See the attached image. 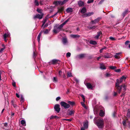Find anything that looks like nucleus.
Instances as JSON below:
<instances>
[{"instance_id": "nucleus-17", "label": "nucleus", "mask_w": 130, "mask_h": 130, "mask_svg": "<svg viewBox=\"0 0 130 130\" xmlns=\"http://www.w3.org/2000/svg\"><path fill=\"white\" fill-rule=\"evenodd\" d=\"M58 60L56 59H53L51 61V64H54L57 63L58 62Z\"/></svg>"}, {"instance_id": "nucleus-60", "label": "nucleus", "mask_w": 130, "mask_h": 130, "mask_svg": "<svg viewBox=\"0 0 130 130\" xmlns=\"http://www.w3.org/2000/svg\"><path fill=\"white\" fill-rule=\"evenodd\" d=\"M16 96L18 98H19L20 97L19 95L17 93L16 94Z\"/></svg>"}, {"instance_id": "nucleus-25", "label": "nucleus", "mask_w": 130, "mask_h": 130, "mask_svg": "<svg viewBox=\"0 0 130 130\" xmlns=\"http://www.w3.org/2000/svg\"><path fill=\"white\" fill-rule=\"evenodd\" d=\"M90 43L93 45H95L97 44L96 42L95 41L91 40L90 42Z\"/></svg>"}, {"instance_id": "nucleus-39", "label": "nucleus", "mask_w": 130, "mask_h": 130, "mask_svg": "<svg viewBox=\"0 0 130 130\" xmlns=\"http://www.w3.org/2000/svg\"><path fill=\"white\" fill-rule=\"evenodd\" d=\"M81 104H82V106L84 107L85 108H86V106L85 104H84V102H81L80 103Z\"/></svg>"}, {"instance_id": "nucleus-29", "label": "nucleus", "mask_w": 130, "mask_h": 130, "mask_svg": "<svg viewBox=\"0 0 130 130\" xmlns=\"http://www.w3.org/2000/svg\"><path fill=\"white\" fill-rule=\"evenodd\" d=\"M21 123L23 125L25 126L26 125V122L24 120H22L21 121Z\"/></svg>"}, {"instance_id": "nucleus-33", "label": "nucleus", "mask_w": 130, "mask_h": 130, "mask_svg": "<svg viewBox=\"0 0 130 130\" xmlns=\"http://www.w3.org/2000/svg\"><path fill=\"white\" fill-rule=\"evenodd\" d=\"M34 3L36 5L38 6L39 5L38 0H35Z\"/></svg>"}, {"instance_id": "nucleus-10", "label": "nucleus", "mask_w": 130, "mask_h": 130, "mask_svg": "<svg viewBox=\"0 0 130 130\" xmlns=\"http://www.w3.org/2000/svg\"><path fill=\"white\" fill-rule=\"evenodd\" d=\"M62 3V1H55L53 2V4L55 5H62L63 4Z\"/></svg>"}, {"instance_id": "nucleus-19", "label": "nucleus", "mask_w": 130, "mask_h": 130, "mask_svg": "<svg viewBox=\"0 0 130 130\" xmlns=\"http://www.w3.org/2000/svg\"><path fill=\"white\" fill-rule=\"evenodd\" d=\"M62 42H63V44L65 45L68 42V41L67 38H63L62 40Z\"/></svg>"}, {"instance_id": "nucleus-37", "label": "nucleus", "mask_w": 130, "mask_h": 130, "mask_svg": "<svg viewBox=\"0 0 130 130\" xmlns=\"http://www.w3.org/2000/svg\"><path fill=\"white\" fill-rule=\"evenodd\" d=\"M80 95L82 98L83 102H85V97L84 96V95H83L82 94Z\"/></svg>"}, {"instance_id": "nucleus-62", "label": "nucleus", "mask_w": 130, "mask_h": 130, "mask_svg": "<svg viewBox=\"0 0 130 130\" xmlns=\"http://www.w3.org/2000/svg\"><path fill=\"white\" fill-rule=\"evenodd\" d=\"M42 2H43V1H40L39 2V3H40V5H42Z\"/></svg>"}, {"instance_id": "nucleus-12", "label": "nucleus", "mask_w": 130, "mask_h": 130, "mask_svg": "<svg viewBox=\"0 0 130 130\" xmlns=\"http://www.w3.org/2000/svg\"><path fill=\"white\" fill-rule=\"evenodd\" d=\"M121 54V52L116 53L114 56L115 58L116 59H119L120 57V55Z\"/></svg>"}, {"instance_id": "nucleus-31", "label": "nucleus", "mask_w": 130, "mask_h": 130, "mask_svg": "<svg viewBox=\"0 0 130 130\" xmlns=\"http://www.w3.org/2000/svg\"><path fill=\"white\" fill-rule=\"evenodd\" d=\"M59 117L58 116H53V115L51 116L50 118V119H52L53 118H56V119H57L59 118Z\"/></svg>"}, {"instance_id": "nucleus-11", "label": "nucleus", "mask_w": 130, "mask_h": 130, "mask_svg": "<svg viewBox=\"0 0 130 130\" xmlns=\"http://www.w3.org/2000/svg\"><path fill=\"white\" fill-rule=\"evenodd\" d=\"M78 4L79 6L82 7L84 5V3L83 1L80 0L78 2Z\"/></svg>"}, {"instance_id": "nucleus-55", "label": "nucleus", "mask_w": 130, "mask_h": 130, "mask_svg": "<svg viewBox=\"0 0 130 130\" xmlns=\"http://www.w3.org/2000/svg\"><path fill=\"white\" fill-rule=\"evenodd\" d=\"M37 11L40 13H41V10L40 9H38L37 10Z\"/></svg>"}, {"instance_id": "nucleus-63", "label": "nucleus", "mask_w": 130, "mask_h": 130, "mask_svg": "<svg viewBox=\"0 0 130 130\" xmlns=\"http://www.w3.org/2000/svg\"><path fill=\"white\" fill-rule=\"evenodd\" d=\"M95 28V27L94 26L92 27H90V28L91 29H94Z\"/></svg>"}, {"instance_id": "nucleus-61", "label": "nucleus", "mask_w": 130, "mask_h": 130, "mask_svg": "<svg viewBox=\"0 0 130 130\" xmlns=\"http://www.w3.org/2000/svg\"><path fill=\"white\" fill-rule=\"evenodd\" d=\"M117 93H116V92H114V94H113V96H116L117 95Z\"/></svg>"}, {"instance_id": "nucleus-14", "label": "nucleus", "mask_w": 130, "mask_h": 130, "mask_svg": "<svg viewBox=\"0 0 130 130\" xmlns=\"http://www.w3.org/2000/svg\"><path fill=\"white\" fill-rule=\"evenodd\" d=\"M87 11V10L85 7H84L82 8L80 10V12L82 14L84 13Z\"/></svg>"}, {"instance_id": "nucleus-52", "label": "nucleus", "mask_w": 130, "mask_h": 130, "mask_svg": "<svg viewBox=\"0 0 130 130\" xmlns=\"http://www.w3.org/2000/svg\"><path fill=\"white\" fill-rule=\"evenodd\" d=\"M5 48H2L0 50V53H1L5 49Z\"/></svg>"}, {"instance_id": "nucleus-57", "label": "nucleus", "mask_w": 130, "mask_h": 130, "mask_svg": "<svg viewBox=\"0 0 130 130\" xmlns=\"http://www.w3.org/2000/svg\"><path fill=\"white\" fill-rule=\"evenodd\" d=\"M130 42V41H126L125 43V44H126L128 43H129Z\"/></svg>"}, {"instance_id": "nucleus-42", "label": "nucleus", "mask_w": 130, "mask_h": 130, "mask_svg": "<svg viewBox=\"0 0 130 130\" xmlns=\"http://www.w3.org/2000/svg\"><path fill=\"white\" fill-rule=\"evenodd\" d=\"M53 82H57V78L54 77L53 78Z\"/></svg>"}, {"instance_id": "nucleus-6", "label": "nucleus", "mask_w": 130, "mask_h": 130, "mask_svg": "<svg viewBox=\"0 0 130 130\" xmlns=\"http://www.w3.org/2000/svg\"><path fill=\"white\" fill-rule=\"evenodd\" d=\"M43 13H42L41 14H36L34 16V19H35L36 18H38L40 19H42L43 18Z\"/></svg>"}, {"instance_id": "nucleus-41", "label": "nucleus", "mask_w": 130, "mask_h": 130, "mask_svg": "<svg viewBox=\"0 0 130 130\" xmlns=\"http://www.w3.org/2000/svg\"><path fill=\"white\" fill-rule=\"evenodd\" d=\"M68 103H69V104H70L72 105H73L74 104V103L73 102H71L70 101H68Z\"/></svg>"}, {"instance_id": "nucleus-43", "label": "nucleus", "mask_w": 130, "mask_h": 130, "mask_svg": "<svg viewBox=\"0 0 130 130\" xmlns=\"http://www.w3.org/2000/svg\"><path fill=\"white\" fill-rule=\"evenodd\" d=\"M71 53L70 52H68L66 54V56L67 57H70L71 56Z\"/></svg>"}, {"instance_id": "nucleus-23", "label": "nucleus", "mask_w": 130, "mask_h": 130, "mask_svg": "<svg viewBox=\"0 0 130 130\" xmlns=\"http://www.w3.org/2000/svg\"><path fill=\"white\" fill-rule=\"evenodd\" d=\"M100 68L102 69H105L106 68L105 66L103 64L101 63L100 64Z\"/></svg>"}, {"instance_id": "nucleus-16", "label": "nucleus", "mask_w": 130, "mask_h": 130, "mask_svg": "<svg viewBox=\"0 0 130 130\" xmlns=\"http://www.w3.org/2000/svg\"><path fill=\"white\" fill-rule=\"evenodd\" d=\"M70 36L71 37L74 38H79L80 37L79 35H70Z\"/></svg>"}, {"instance_id": "nucleus-59", "label": "nucleus", "mask_w": 130, "mask_h": 130, "mask_svg": "<svg viewBox=\"0 0 130 130\" xmlns=\"http://www.w3.org/2000/svg\"><path fill=\"white\" fill-rule=\"evenodd\" d=\"M48 25L47 24H46L45 25H44V28L45 27H47Z\"/></svg>"}, {"instance_id": "nucleus-30", "label": "nucleus", "mask_w": 130, "mask_h": 130, "mask_svg": "<svg viewBox=\"0 0 130 130\" xmlns=\"http://www.w3.org/2000/svg\"><path fill=\"white\" fill-rule=\"evenodd\" d=\"M69 19H70L69 18L68 19L61 25H62V26L63 27V26L69 21Z\"/></svg>"}, {"instance_id": "nucleus-9", "label": "nucleus", "mask_w": 130, "mask_h": 130, "mask_svg": "<svg viewBox=\"0 0 130 130\" xmlns=\"http://www.w3.org/2000/svg\"><path fill=\"white\" fill-rule=\"evenodd\" d=\"M10 35V33L9 32L5 33L3 36V37L4 40L6 41H7L6 38L8 37H9Z\"/></svg>"}, {"instance_id": "nucleus-35", "label": "nucleus", "mask_w": 130, "mask_h": 130, "mask_svg": "<svg viewBox=\"0 0 130 130\" xmlns=\"http://www.w3.org/2000/svg\"><path fill=\"white\" fill-rule=\"evenodd\" d=\"M109 68L110 69H111L112 70H115L117 68L116 67L112 66H110L109 67Z\"/></svg>"}, {"instance_id": "nucleus-3", "label": "nucleus", "mask_w": 130, "mask_h": 130, "mask_svg": "<svg viewBox=\"0 0 130 130\" xmlns=\"http://www.w3.org/2000/svg\"><path fill=\"white\" fill-rule=\"evenodd\" d=\"M62 27V25H56L54 27L53 32L55 33H57L59 32L60 31Z\"/></svg>"}, {"instance_id": "nucleus-8", "label": "nucleus", "mask_w": 130, "mask_h": 130, "mask_svg": "<svg viewBox=\"0 0 130 130\" xmlns=\"http://www.w3.org/2000/svg\"><path fill=\"white\" fill-rule=\"evenodd\" d=\"M94 13L93 12L87 13H85L82 15V16L83 17H89L91 15L93 14Z\"/></svg>"}, {"instance_id": "nucleus-26", "label": "nucleus", "mask_w": 130, "mask_h": 130, "mask_svg": "<svg viewBox=\"0 0 130 130\" xmlns=\"http://www.w3.org/2000/svg\"><path fill=\"white\" fill-rule=\"evenodd\" d=\"M104 113L103 111L102 110H101L100 111V115L102 117L104 115Z\"/></svg>"}, {"instance_id": "nucleus-47", "label": "nucleus", "mask_w": 130, "mask_h": 130, "mask_svg": "<svg viewBox=\"0 0 130 130\" xmlns=\"http://www.w3.org/2000/svg\"><path fill=\"white\" fill-rule=\"evenodd\" d=\"M69 0H64L63 1H62L63 5L65 3L68 2Z\"/></svg>"}, {"instance_id": "nucleus-53", "label": "nucleus", "mask_w": 130, "mask_h": 130, "mask_svg": "<svg viewBox=\"0 0 130 130\" xmlns=\"http://www.w3.org/2000/svg\"><path fill=\"white\" fill-rule=\"evenodd\" d=\"M126 121L125 120H124L123 121V124L124 126H126Z\"/></svg>"}, {"instance_id": "nucleus-45", "label": "nucleus", "mask_w": 130, "mask_h": 130, "mask_svg": "<svg viewBox=\"0 0 130 130\" xmlns=\"http://www.w3.org/2000/svg\"><path fill=\"white\" fill-rule=\"evenodd\" d=\"M49 30L48 29H46L44 31V33L45 34H47L48 32H49Z\"/></svg>"}, {"instance_id": "nucleus-56", "label": "nucleus", "mask_w": 130, "mask_h": 130, "mask_svg": "<svg viewBox=\"0 0 130 130\" xmlns=\"http://www.w3.org/2000/svg\"><path fill=\"white\" fill-rule=\"evenodd\" d=\"M60 99V97H58L56 98V100L57 101H58Z\"/></svg>"}, {"instance_id": "nucleus-4", "label": "nucleus", "mask_w": 130, "mask_h": 130, "mask_svg": "<svg viewBox=\"0 0 130 130\" xmlns=\"http://www.w3.org/2000/svg\"><path fill=\"white\" fill-rule=\"evenodd\" d=\"M60 104L61 106L65 109L69 108L70 107V105L69 104L64 102L62 101L61 102Z\"/></svg>"}, {"instance_id": "nucleus-28", "label": "nucleus", "mask_w": 130, "mask_h": 130, "mask_svg": "<svg viewBox=\"0 0 130 130\" xmlns=\"http://www.w3.org/2000/svg\"><path fill=\"white\" fill-rule=\"evenodd\" d=\"M11 105L13 106L14 108H16L17 106V105L14 104V101L13 100L11 101Z\"/></svg>"}, {"instance_id": "nucleus-1", "label": "nucleus", "mask_w": 130, "mask_h": 130, "mask_svg": "<svg viewBox=\"0 0 130 130\" xmlns=\"http://www.w3.org/2000/svg\"><path fill=\"white\" fill-rule=\"evenodd\" d=\"M121 83L119 82L118 85L117 86H116V87L119 93H120L121 90H123L124 91L126 90V86L125 84L122 85L121 86H119V85Z\"/></svg>"}, {"instance_id": "nucleus-50", "label": "nucleus", "mask_w": 130, "mask_h": 130, "mask_svg": "<svg viewBox=\"0 0 130 130\" xmlns=\"http://www.w3.org/2000/svg\"><path fill=\"white\" fill-rule=\"evenodd\" d=\"M109 39L110 40H115V38H114L112 37H109Z\"/></svg>"}, {"instance_id": "nucleus-46", "label": "nucleus", "mask_w": 130, "mask_h": 130, "mask_svg": "<svg viewBox=\"0 0 130 130\" xmlns=\"http://www.w3.org/2000/svg\"><path fill=\"white\" fill-rule=\"evenodd\" d=\"M127 116L128 117H130V111L128 112L127 113Z\"/></svg>"}, {"instance_id": "nucleus-7", "label": "nucleus", "mask_w": 130, "mask_h": 130, "mask_svg": "<svg viewBox=\"0 0 130 130\" xmlns=\"http://www.w3.org/2000/svg\"><path fill=\"white\" fill-rule=\"evenodd\" d=\"M60 105L58 104H56L54 107V109L55 111L57 113H59L60 111Z\"/></svg>"}, {"instance_id": "nucleus-32", "label": "nucleus", "mask_w": 130, "mask_h": 130, "mask_svg": "<svg viewBox=\"0 0 130 130\" xmlns=\"http://www.w3.org/2000/svg\"><path fill=\"white\" fill-rule=\"evenodd\" d=\"M85 55L84 54H81L78 56V57L79 58H82L84 57Z\"/></svg>"}, {"instance_id": "nucleus-20", "label": "nucleus", "mask_w": 130, "mask_h": 130, "mask_svg": "<svg viewBox=\"0 0 130 130\" xmlns=\"http://www.w3.org/2000/svg\"><path fill=\"white\" fill-rule=\"evenodd\" d=\"M66 11L68 13L72 12L73 11V9L71 8H68L66 9Z\"/></svg>"}, {"instance_id": "nucleus-51", "label": "nucleus", "mask_w": 130, "mask_h": 130, "mask_svg": "<svg viewBox=\"0 0 130 130\" xmlns=\"http://www.w3.org/2000/svg\"><path fill=\"white\" fill-rule=\"evenodd\" d=\"M120 71L121 70L120 69H118L115 70V71L116 72H120Z\"/></svg>"}, {"instance_id": "nucleus-48", "label": "nucleus", "mask_w": 130, "mask_h": 130, "mask_svg": "<svg viewBox=\"0 0 130 130\" xmlns=\"http://www.w3.org/2000/svg\"><path fill=\"white\" fill-rule=\"evenodd\" d=\"M63 120H66L69 122H70L72 120L71 119H64Z\"/></svg>"}, {"instance_id": "nucleus-18", "label": "nucleus", "mask_w": 130, "mask_h": 130, "mask_svg": "<svg viewBox=\"0 0 130 130\" xmlns=\"http://www.w3.org/2000/svg\"><path fill=\"white\" fill-rule=\"evenodd\" d=\"M88 127V122H86L84 123V127L85 128L87 129Z\"/></svg>"}, {"instance_id": "nucleus-49", "label": "nucleus", "mask_w": 130, "mask_h": 130, "mask_svg": "<svg viewBox=\"0 0 130 130\" xmlns=\"http://www.w3.org/2000/svg\"><path fill=\"white\" fill-rule=\"evenodd\" d=\"M106 76L107 77H110L111 76V74L110 73H107L106 74Z\"/></svg>"}, {"instance_id": "nucleus-36", "label": "nucleus", "mask_w": 130, "mask_h": 130, "mask_svg": "<svg viewBox=\"0 0 130 130\" xmlns=\"http://www.w3.org/2000/svg\"><path fill=\"white\" fill-rule=\"evenodd\" d=\"M104 57L106 58H110V57L108 54H106L104 55Z\"/></svg>"}, {"instance_id": "nucleus-34", "label": "nucleus", "mask_w": 130, "mask_h": 130, "mask_svg": "<svg viewBox=\"0 0 130 130\" xmlns=\"http://www.w3.org/2000/svg\"><path fill=\"white\" fill-rule=\"evenodd\" d=\"M128 11L127 10H125L123 13L122 15L123 17H124L126 14H127L128 12Z\"/></svg>"}, {"instance_id": "nucleus-58", "label": "nucleus", "mask_w": 130, "mask_h": 130, "mask_svg": "<svg viewBox=\"0 0 130 130\" xmlns=\"http://www.w3.org/2000/svg\"><path fill=\"white\" fill-rule=\"evenodd\" d=\"M12 85L13 86L15 87V82H13Z\"/></svg>"}, {"instance_id": "nucleus-54", "label": "nucleus", "mask_w": 130, "mask_h": 130, "mask_svg": "<svg viewBox=\"0 0 130 130\" xmlns=\"http://www.w3.org/2000/svg\"><path fill=\"white\" fill-rule=\"evenodd\" d=\"M104 0H101L99 3V4H102L104 1Z\"/></svg>"}, {"instance_id": "nucleus-44", "label": "nucleus", "mask_w": 130, "mask_h": 130, "mask_svg": "<svg viewBox=\"0 0 130 130\" xmlns=\"http://www.w3.org/2000/svg\"><path fill=\"white\" fill-rule=\"evenodd\" d=\"M93 1H94V0H88L87 2V3L88 4H90V3H93Z\"/></svg>"}, {"instance_id": "nucleus-64", "label": "nucleus", "mask_w": 130, "mask_h": 130, "mask_svg": "<svg viewBox=\"0 0 130 130\" xmlns=\"http://www.w3.org/2000/svg\"><path fill=\"white\" fill-rule=\"evenodd\" d=\"M85 129L84 127H82L81 128V130H85Z\"/></svg>"}, {"instance_id": "nucleus-40", "label": "nucleus", "mask_w": 130, "mask_h": 130, "mask_svg": "<svg viewBox=\"0 0 130 130\" xmlns=\"http://www.w3.org/2000/svg\"><path fill=\"white\" fill-rule=\"evenodd\" d=\"M67 76L68 77H70L72 76L71 73L69 72L67 73Z\"/></svg>"}, {"instance_id": "nucleus-5", "label": "nucleus", "mask_w": 130, "mask_h": 130, "mask_svg": "<svg viewBox=\"0 0 130 130\" xmlns=\"http://www.w3.org/2000/svg\"><path fill=\"white\" fill-rule=\"evenodd\" d=\"M126 79V77L124 76H123L121 77L119 79H117L116 80V86H117L118 85L119 82H120V83H122L123 82V80H125Z\"/></svg>"}, {"instance_id": "nucleus-38", "label": "nucleus", "mask_w": 130, "mask_h": 130, "mask_svg": "<svg viewBox=\"0 0 130 130\" xmlns=\"http://www.w3.org/2000/svg\"><path fill=\"white\" fill-rule=\"evenodd\" d=\"M20 100H21V101H22V102H23L24 101V98L23 95H21Z\"/></svg>"}, {"instance_id": "nucleus-24", "label": "nucleus", "mask_w": 130, "mask_h": 130, "mask_svg": "<svg viewBox=\"0 0 130 130\" xmlns=\"http://www.w3.org/2000/svg\"><path fill=\"white\" fill-rule=\"evenodd\" d=\"M102 33L101 32H97V35L95 36L94 37L95 38L98 39L99 38V36H100Z\"/></svg>"}, {"instance_id": "nucleus-15", "label": "nucleus", "mask_w": 130, "mask_h": 130, "mask_svg": "<svg viewBox=\"0 0 130 130\" xmlns=\"http://www.w3.org/2000/svg\"><path fill=\"white\" fill-rule=\"evenodd\" d=\"M48 18V15H47L46 16L45 18V19L43 20L42 21L43 24L42 26V27L44 25L45 23L46 22Z\"/></svg>"}, {"instance_id": "nucleus-13", "label": "nucleus", "mask_w": 130, "mask_h": 130, "mask_svg": "<svg viewBox=\"0 0 130 130\" xmlns=\"http://www.w3.org/2000/svg\"><path fill=\"white\" fill-rule=\"evenodd\" d=\"M101 19V18L99 17L92 22L93 23L95 24L99 22Z\"/></svg>"}, {"instance_id": "nucleus-27", "label": "nucleus", "mask_w": 130, "mask_h": 130, "mask_svg": "<svg viewBox=\"0 0 130 130\" xmlns=\"http://www.w3.org/2000/svg\"><path fill=\"white\" fill-rule=\"evenodd\" d=\"M41 33L40 32L37 37V40L39 43L40 42V38L41 36Z\"/></svg>"}, {"instance_id": "nucleus-22", "label": "nucleus", "mask_w": 130, "mask_h": 130, "mask_svg": "<svg viewBox=\"0 0 130 130\" xmlns=\"http://www.w3.org/2000/svg\"><path fill=\"white\" fill-rule=\"evenodd\" d=\"M74 112V111L73 110H69L68 111V115L71 116L72 115H73Z\"/></svg>"}, {"instance_id": "nucleus-2", "label": "nucleus", "mask_w": 130, "mask_h": 130, "mask_svg": "<svg viewBox=\"0 0 130 130\" xmlns=\"http://www.w3.org/2000/svg\"><path fill=\"white\" fill-rule=\"evenodd\" d=\"M95 124L99 128H102L104 126V121L101 119L98 120L96 122Z\"/></svg>"}, {"instance_id": "nucleus-21", "label": "nucleus", "mask_w": 130, "mask_h": 130, "mask_svg": "<svg viewBox=\"0 0 130 130\" xmlns=\"http://www.w3.org/2000/svg\"><path fill=\"white\" fill-rule=\"evenodd\" d=\"M86 86L87 88L88 89H92V86L91 84L90 83H87V84Z\"/></svg>"}]
</instances>
